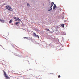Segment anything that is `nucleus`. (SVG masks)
<instances>
[{
	"instance_id": "obj_6",
	"label": "nucleus",
	"mask_w": 79,
	"mask_h": 79,
	"mask_svg": "<svg viewBox=\"0 0 79 79\" xmlns=\"http://www.w3.org/2000/svg\"><path fill=\"white\" fill-rule=\"evenodd\" d=\"M20 19H19V18H17L15 20V21H20Z\"/></svg>"
},
{
	"instance_id": "obj_3",
	"label": "nucleus",
	"mask_w": 79,
	"mask_h": 79,
	"mask_svg": "<svg viewBox=\"0 0 79 79\" xmlns=\"http://www.w3.org/2000/svg\"><path fill=\"white\" fill-rule=\"evenodd\" d=\"M33 35L34 37H38V38H39V36L37 35L35 33H34L33 34Z\"/></svg>"
},
{
	"instance_id": "obj_8",
	"label": "nucleus",
	"mask_w": 79,
	"mask_h": 79,
	"mask_svg": "<svg viewBox=\"0 0 79 79\" xmlns=\"http://www.w3.org/2000/svg\"><path fill=\"white\" fill-rule=\"evenodd\" d=\"M45 30H46V31H49V32H50V30H49L48 29H47V28H46Z\"/></svg>"
},
{
	"instance_id": "obj_9",
	"label": "nucleus",
	"mask_w": 79,
	"mask_h": 79,
	"mask_svg": "<svg viewBox=\"0 0 79 79\" xmlns=\"http://www.w3.org/2000/svg\"><path fill=\"white\" fill-rule=\"evenodd\" d=\"M12 21H13V20H10V21H9V24H11V22H12Z\"/></svg>"
},
{
	"instance_id": "obj_2",
	"label": "nucleus",
	"mask_w": 79,
	"mask_h": 79,
	"mask_svg": "<svg viewBox=\"0 0 79 79\" xmlns=\"http://www.w3.org/2000/svg\"><path fill=\"white\" fill-rule=\"evenodd\" d=\"M4 75L6 77V79H9V77L8 76V75L5 72V71H4Z\"/></svg>"
},
{
	"instance_id": "obj_4",
	"label": "nucleus",
	"mask_w": 79,
	"mask_h": 79,
	"mask_svg": "<svg viewBox=\"0 0 79 79\" xmlns=\"http://www.w3.org/2000/svg\"><path fill=\"white\" fill-rule=\"evenodd\" d=\"M53 5H54V3L53 2H52L51 3V6L50 7V8H51L52 6H53Z\"/></svg>"
},
{
	"instance_id": "obj_13",
	"label": "nucleus",
	"mask_w": 79,
	"mask_h": 79,
	"mask_svg": "<svg viewBox=\"0 0 79 79\" xmlns=\"http://www.w3.org/2000/svg\"><path fill=\"white\" fill-rule=\"evenodd\" d=\"M27 6H30V5L29 4H27Z\"/></svg>"
},
{
	"instance_id": "obj_15",
	"label": "nucleus",
	"mask_w": 79,
	"mask_h": 79,
	"mask_svg": "<svg viewBox=\"0 0 79 79\" xmlns=\"http://www.w3.org/2000/svg\"><path fill=\"white\" fill-rule=\"evenodd\" d=\"M26 38V39H27V38H26H26Z\"/></svg>"
},
{
	"instance_id": "obj_1",
	"label": "nucleus",
	"mask_w": 79,
	"mask_h": 79,
	"mask_svg": "<svg viewBox=\"0 0 79 79\" xmlns=\"http://www.w3.org/2000/svg\"><path fill=\"white\" fill-rule=\"evenodd\" d=\"M6 9H7L9 11H13V9L11 8V6H7L6 7Z\"/></svg>"
},
{
	"instance_id": "obj_10",
	"label": "nucleus",
	"mask_w": 79,
	"mask_h": 79,
	"mask_svg": "<svg viewBox=\"0 0 79 79\" xmlns=\"http://www.w3.org/2000/svg\"><path fill=\"white\" fill-rule=\"evenodd\" d=\"M18 23H19V22H17L15 23V25H18Z\"/></svg>"
},
{
	"instance_id": "obj_11",
	"label": "nucleus",
	"mask_w": 79,
	"mask_h": 79,
	"mask_svg": "<svg viewBox=\"0 0 79 79\" xmlns=\"http://www.w3.org/2000/svg\"><path fill=\"white\" fill-rule=\"evenodd\" d=\"M14 19L16 20V17H14Z\"/></svg>"
},
{
	"instance_id": "obj_12",
	"label": "nucleus",
	"mask_w": 79,
	"mask_h": 79,
	"mask_svg": "<svg viewBox=\"0 0 79 79\" xmlns=\"http://www.w3.org/2000/svg\"><path fill=\"white\" fill-rule=\"evenodd\" d=\"M52 10V8H51L50 10H48V11H51Z\"/></svg>"
},
{
	"instance_id": "obj_14",
	"label": "nucleus",
	"mask_w": 79,
	"mask_h": 79,
	"mask_svg": "<svg viewBox=\"0 0 79 79\" xmlns=\"http://www.w3.org/2000/svg\"><path fill=\"white\" fill-rule=\"evenodd\" d=\"M58 77L59 78H60V75H59V76H58Z\"/></svg>"
},
{
	"instance_id": "obj_5",
	"label": "nucleus",
	"mask_w": 79,
	"mask_h": 79,
	"mask_svg": "<svg viewBox=\"0 0 79 79\" xmlns=\"http://www.w3.org/2000/svg\"><path fill=\"white\" fill-rule=\"evenodd\" d=\"M56 6V5H55V4H54V6H53V9L54 10H55V9Z\"/></svg>"
},
{
	"instance_id": "obj_7",
	"label": "nucleus",
	"mask_w": 79,
	"mask_h": 79,
	"mask_svg": "<svg viewBox=\"0 0 79 79\" xmlns=\"http://www.w3.org/2000/svg\"><path fill=\"white\" fill-rule=\"evenodd\" d=\"M0 21L2 23H4V20H1V19H0Z\"/></svg>"
}]
</instances>
